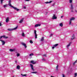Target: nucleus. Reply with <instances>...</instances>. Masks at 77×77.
Returning <instances> with one entry per match:
<instances>
[{"label": "nucleus", "instance_id": "f257e3e1", "mask_svg": "<svg viewBox=\"0 0 77 77\" xmlns=\"http://www.w3.org/2000/svg\"><path fill=\"white\" fill-rule=\"evenodd\" d=\"M8 5L10 6L12 8H13L14 9H15V10H17V11H20V9H17V8L14 7L10 3V4H8Z\"/></svg>", "mask_w": 77, "mask_h": 77}, {"label": "nucleus", "instance_id": "f03ea898", "mask_svg": "<svg viewBox=\"0 0 77 77\" xmlns=\"http://www.w3.org/2000/svg\"><path fill=\"white\" fill-rule=\"evenodd\" d=\"M2 38H4L5 39H7L8 38V37L4 35L3 36H2L0 37V39H1Z\"/></svg>", "mask_w": 77, "mask_h": 77}, {"label": "nucleus", "instance_id": "7ed1b4c3", "mask_svg": "<svg viewBox=\"0 0 77 77\" xmlns=\"http://www.w3.org/2000/svg\"><path fill=\"white\" fill-rule=\"evenodd\" d=\"M17 28H18V26H17L15 28H14L13 29H8V30H9V31H12V30H16V29H17Z\"/></svg>", "mask_w": 77, "mask_h": 77}, {"label": "nucleus", "instance_id": "20e7f679", "mask_svg": "<svg viewBox=\"0 0 77 77\" xmlns=\"http://www.w3.org/2000/svg\"><path fill=\"white\" fill-rule=\"evenodd\" d=\"M31 68V69H32L33 71H35V69H33V65L32 64H30V65Z\"/></svg>", "mask_w": 77, "mask_h": 77}, {"label": "nucleus", "instance_id": "39448f33", "mask_svg": "<svg viewBox=\"0 0 77 77\" xmlns=\"http://www.w3.org/2000/svg\"><path fill=\"white\" fill-rule=\"evenodd\" d=\"M52 19H53V20H55L56 19H57V17H56L55 14H54L53 15V16L52 17Z\"/></svg>", "mask_w": 77, "mask_h": 77}, {"label": "nucleus", "instance_id": "423d86ee", "mask_svg": "<svg viewBox=\"0 0 77 77\" xmlns=\"http://www.w3.org/2000/svg\"><path fill=\"white\" fill-rule=\"evenodd\" d=\"M21 44L22 45H23L25 47V48H27V46H26V44L25 43H22Z\"/></svg>", "mask_w": 77, "mask_h": 77}, {"label": "nucleus", "instance_id": "0eeeda50", "mask_svg": "<svg viewBox=\"0 0 77 77\" xmlns=\"http://www.w3.org/2000/svg\"><path fill=\"white\" fill-rule=\"evenodd\" d=\"M0 41H1L2 43V45H5V42L4 41L0 40Z\"/></svg>", "mask_w": 77, "mask_h": 77}, {"label": "nucleus", "instance_id": "6e6552de", "mask_svg": "<svg viewBox=\"0 0 77 77\" xmlns=\"http://www.w3.org/2000/svg\"><path fill=\"white\" fill-rule=\"evenodd\" d=\"M39 26H41V24H35V27H39Z\"/></svg>", "mask_w": 77, "mask_h": 77}, {"label": "nucleus", "instance_id": "1a4fd4ad", "mask_svg": "<svg viewBox=\"0 0 77 77\" xmlns=\"http://www.w3.org/2000/svg\"><path fill=\"white\" fill-rule=\"evenodd\" d=\"M31 63H32V64H35L36 62H34L33 60H32L31 61Z\"/></svg>", "mask_w": 77, "mask_h": 77}, {"label": "nucleus", "instance_id": "9d476101", "mask_svg": "<svg viewBox=\"0 0 77 77\" xmlns=\"http://www.w3.org/2000/svg\"><path fill=\"white\" fill-rule=\"evenodd\" d=\"M9 17H7V18H6V23H8V22L9 21Z\"/></svg>", "mask_w": 77, "mask_h": 77}, {"label": "nucleus", "instance_id": "9b49d317", "mask_svg": "<svg viewBox=\"0 0 77 77\" xmlns=\"http://www.w3.org/2000/svg\"><path fill=\"white\" fill-rule=\"evenodd\" d=\"M71 42H70L69 44L67 46V47L68 48V47L71 45Z\"/></svg>", "mask_w": 77, "mask_h": 77}, {"label": "nucleus", "instance_id": "f8f14e48", "mask_svg": "<svg viewBox=\"0 0 77 77\" xmlns=\"http://www.w3.org/2000/svg\"><path fill=\"white\" fill-rule=\"evenodd\" d=\"M15 49H10V51H11V52H13V51H15Z\"/></svg>", "mask_w": 77, "mask_h": 77}, {"label": "nucleus", "instance_id": "ddd939ff", "mask_svg": "<svg viewBox=\"0 0 77 77\" xmlns=\"http://www.w3.org/2000/svg\"><path fill=\"white\" fill-rule=\"evenodd\" d=\"M24 19L23 18L21 20H20V21L19 22V23H22V22H23V20Z\"/></svg>", "mask_w": 77, "mask_h": 77}, {"label": "nucleus", "instance_id": "4468645a", "mask_svg": "<svg viewBox=\"0 0 77 77\" xmlns=\"http://www.w3.org/2000/svg\"><path fill=\"white\" fill-rule=\"evenodd\" d=\"M75 20V18L72 17L70 19V20L71 21H72V20Z\"/></svg>", "mask_w": 77, "mask_h": 77}, {"label": "nucleus", "instance_id": "2eb2a0df", "mask_svg": "<svg viewBox=\"0 0 77 77\" xmlns=\"http://www.w3.org/2000/svg\"><path fill=\"white\" fill-rule=\"evenodd\" d=\"M17 69H20V66L19 65H18L17 66Z\"/></svg>", "mask_w": 77, "mask_h": 77}, {"label": "nucleus", "instance_id": "dca6fc26", "mask_svg": "<svg viewBox=\"0 0 77 77\" xmlns=\"http://www.w3.org/2000/svg\"><path fill=\"white\" fill-rule=\"evenodd\" d=\"M44 37H43L41 38L40 41H44Z\"/></svg>", "mask_w": 77, "mask_h": 77}, {"label": "nucleus", "instance_id": "f3484780", "mask_svg": "<svg viewBox=\"0 0 77 77\" xmlns=\"http://www.w3.org/2000/svg\"><path fill=\"white\" fill-rule=\"evenodd\" d=\"M53 2V1H51L49 2H45V3H51V2Z\"/></svg>", "mask_w": 77, "mask_h": 77}, {"label": "nucleus", "instance_id": "a211bd4d", "mask_svg": "<svg viewBox=\"0 0 77 77\" xmlns=\"http://www.w3.org/2000/svg\"><path fill=\"white\" fill-rule=\"evenodd\" d=\"M74 39V35H73V36L72 37L71 39L72 40V39Z\"/></svg>", "mask_w": 77, "mask_h": 77}, {"label": "nucleus", "instance_id": "6ab92c4d", "mask_svg": "<svg viewBox=\"0 0 77 77\" xmlns=\"http://www.w3.org/2000/svg\"><path fill=\"white\" fill-rule=\"evenodd\" d=\"M21 75L22 77H24L25 76H26L27 75L26 74L23 75L22 74H21Z\"/></svg>", "mask_w": 77, "mask_h": 77}, {"label": "nucleus", "instance_id": "aec40b11", "mask_svg": "<svg viewBox=\"0 0 77 77\" xmlns=\"http://www.w3.org/2000/svg\"><path fill=\"white\" fill-rule=\"evenodd\" d=\"M59 45V44H57L54 45V47H56L57 46V45Z\"/></svg>", "mask_w": 77, "mask_h": 77}, {"label": "nucleus", "instance_id": "412c9836", "mask_svg": "<svg viewBox=\"0 0 77 77\" xmlns=\"http://www.w3.org/2000/svg\"><path fill=\"white\" fill-rule=\"evenodd\" d=\"M60 26L61 27H63V24L62 23H61L60 24Z\"/></svg>", "mask_w": 77, "mask_h": 77}, {"label": "nucleus", "instance_id": "4be33fe9", "mask_svg": "<svg viewBox=\"0 0 77 77\" xmlns=\"http://www.w3.org/2000/svg\"><path fill=\"white\" fill-rule=\"evenodd\" d=\"M7 6H8V5H3L4 8H6V7H7Z\"/></svg>", "mask_w": 77, "mask_h": 77}, {"label": "nucleus", "instance_id": "5701e85b", "mask_svg": "<svg viewBox=\"0 0 77 77\" xmlns=\"http://www.w3.org/2000/svg\"><path fill=\"white\" fill-rule=\"evenodd\" d=\"M33 56V53H31L29 54V56Z\"/></svg>", "mask_w": 77, "mask_h": 77}, {"label": "nucleus", "instance_id": "b1692460", "mask_svg": "<svg viewBox=\"0 0 77 77\" xmlns=\"http://www.w3.org/2000/svg\"><path fill=\"white\" fill-rule=\"evenodd\" d=\"M31 72L32 73V74H35V73H37V72Z\"/></svg>", "mask_w": 77, "mask_h": 77}, {"label": "nucleus", "instance_id": "393cba45", "mask_svg": "<svg viewBox=\"0 0 77 77\" xmlns=\"http://www.w3.org/2000/svg\"><path fill=\"white\" fill-rule=\"evenodd\" d=\"M73 9V6H72V5H71V9Z\"/></svg>", "mask_w": 77, "mask_h": 77}, {"label": "nucleus", "instance_id": "a878e982", "mask_svg": "<svg viewBox=\"0 0 77 77\" xmlns=\"http://www.w3.org/2000/svg\"><path fill=\"white\" fill-rule=\"evenodd\" d=\"M72 23V21L70 20H69V24L70 25H71V23Z\"/></svg>", "mask_w": 77, "mask_h": 77}, {"label": "nucleus", "instance_id": "bb28decb", "mask_svg": "<svg viewBox=\"0 0 77 77\" xmlns=\"http://www.w3.org/2000/svg\"><path fill=\"white\" fill-rule=\"evenodd\" d=\"M29 42H30L31 44H33V41H32V40H30Z\"/></svg>", "mask_w": 77, "mask_h": 77}, {"label": "nucleus", "instance_id": "cd10ccee", "mask_svg": "<svg viewBox=\"0 0 77 77\" xmlns=\"http://www.w3.org/2000/svg\"><path fill=\"white\" fill-rule=\"evenodd\" d=\"M35 39H36V38H37V34H35Z\"/></svg>", "mask_w": 77, "mask_h": 77}, {"label": "nucleus", "instance_id": "c85d7f7f", "mask_svg": "<svg viewBox=\"0 0 77 77\" xmlns=\"http://www.w3.org/2000/svg\"><path fill=\"white\" fill-rule=\"evenodd\" d=\"M75 76L74 77H77V73H75Z\"/></svg>", "mask_w": 77, "mask_h": 77}, {"label": "nucleus", "instance_id": "c756f323", "mask_svg": "<svg viewBox=\"0 0 77 77\" xmlns=\"http://www.w3.org/2000/svg\"><path fill=\"white\" fill-rule=\"evenodd\" d=\"M0 2L2 4V3H3V0H1Z\"/></svg>", "mask_w": 77, "mask_h": 77}, {"label": "nucleus", "instance_id": "7c9ffc66", "mask_svg": "<svg viewBox=\"0 0 77 77\" xmlns=\"http://www.w3.org/2000/svg\"><path fill=\"white\" fill-rule=\"evenodd\" d=\"M22 36H24V32H23L22 33Z\"/></svg>", "mask_w": 77, "mask_h": 77}, {"label": "nucleus", "instance_id": "2f4dec72", "mask_svg": "<svg viewBox=\"0 0 77 77\" xmlns=\"http://www.w3.org/2000/svg\"><path fill=\"white\" fill-rule=\"evenodd\" d=\"M72 2V0H69V3H71Z\"/></svg>", "mask_w": 77, "mask_h": 77}, {"label": "nucleus", "instance_id": "473e14b6", "mask_svg": "<svg viewBox=\"0 0 77 77\" xmlns=\"http://www.w3.org/2000/svg\"><path fill=\"white\" fill-rule=\"evenodd\" d=\"M11 3V0H10L8 2V4H10Z\"/></svg>", "mask_w": 77, "mask_h": 77}, {"label": "nucleus", "instance_id": "72a5a7b5", "mask_svg": "<svg viewBox=\"0 0 77 77\" xmlns=\"http://www.w3.org/2000/svg\"><path fill=\"white\" fill-rule=\"evenodd\" d=\"M77 60H76L73 63V65H74L75 63H77Z\"/></svg>", "mask_w": 77, "mask_h": 77}, {"label": "nucleus", "instance_id": "f704fd0d", "mask_svg": "<svg viewBox=\"0 0 77 77\" xmlns=\"http://www.w3.org/2000/svg\"><path fill=\"white\" fill-rule=\"evenodd\" d=\"M34 33L35 35L36 34V30H34Z\"/></svg>", "mask_w": 77, "mask_h": 77}, {"label": "nucleus", "instance_id": "c9c22d12", "mask_svg": "<svg viewBox=\"0 0 77 77\" xmlns=\"http://www.w3.org/2000/svg\"><path fill=\"white\" fill-rule=\"evenodd\" d=\"M17 57H18V56H20V54H17Z\"/></svg>", "mask_w": 77, "mask_h": 77}, {"label": "nucleus", "instance_id": "e433bc0d", "mask_svg": "<svg viewBox=\"0 0 77 77\" xmlns=\"http://www.w3.org/2000/svg\"><path fill=\"white\" fill-rule=\"evenodd\" d=\"M58 65H57V67L56 68V69H58Z\"/></svg>", "mask_w": 77, "mask_h": 77}, {"label": "nucleus", "instance_id": "4c0bfd02", "mask_svg": "<svg viewBox=\"0 0 77 77\" xmlns=\"http://www.w3.org/2000/svg\"><path fill=\"white\" fill-rule=\"evenodd\" d=\"M43 56H45V57H46V54H43Z\"/></svg>", "mask_w": 77, "mask_h": 77}, {"label": "nucleus", "instance_id": "58836bf2", "mask_svg": "<svg viewBox=\"0 0 77 77\" xmlns=\"http://www.w3.org/2000/svg\"><path fill=\"white\" fill-rule=\"evenodd\" d=\"M55 5V3H54L52 4V6H54Z\"/></svg>", "mask_w": 77, "mask_h": 77}, {"label": "nucleus", "instance_id": "ea45409f", "mask_svg": "<svg viewBox=\"0 0 77 77\" xmlns=\"http://www.w3.org/2000/svg\"><path fill=\"white\" fill-rule=\"evenodd\" d=\"M42 60H44V61H45V59H44V58H43L42 59Z\"/></svg>", "mask_w": 77, "mask_h": 77}, {"label": "nucleus", "instance_id": "a19ab883", "mask_svg": "<svg viewBox=\"0 0 77 77\" xmlns=\"http://www.w3.org/2000/svg\"><path fill=\"white\" fill-rule=\"evenodd\" d=\"M25 1H26V2H28L30 1V0H25Z\"/></svg>", "mask_w": 77, "mask_h": 77}, {"label": "nucleus", "instance_id": "79ce46f5", "mask_svg": "<svg viewBox=\"0 0 77 77\" xmlns=\"http://www.w3.org/2000/svg\"><path fill=\"white\" fill-rule=\"evenodd\" d=\"M63 77H65V75L63 74Z\"/></svg>", "mask_w": 77, "mask_h": 77}, {"label": "nucleus", "instance_id": "37998d69", "mask_svg": "<svg viewBox=\"0 0 77 77\" xmlns=\"http://www.w3.org/2000/svg\"><path fill=\"white\" fill-rule=\"evenodd\" d=\"M52 49H54V47H52Z\"/></svg>", "mask_w": 77, "mask_h": 77}, {"label": "nucleus", "instance_id": "c03bdc74", "mask_svg": "<svg viewBox=\"0 0 77 77\" xmlns=\"http://www.w3.org/2000/svg\"><path fill=\"white\" fill-rule=\"evenodd\" d=\"M0 26H2V23H0Z\"/></svg>", "mask_w": 77, "mask_h": 77}, {"label": "nucleus", "instance_id": "a18cd8bd", "mask_svg": "<svg viewBox=\"0 0 77 77\" xmlns=\"http://www.w3.org/2000/svg\"><path fill=\"white\" fill-rule=\"evenodd\" d=\"M63 16H61V18H63Z\"/></svg>", "mask_w": 77, "mask_h": 77}, {"label": "nucleus", "instance_id": "49530a36", "mask_svg": "<svg viewBox=\"0 0 77 77\" xmlns=\"http://www.w3.org/2000/svg\"><path fill=\"white\" fill-rule=\"evenodd\" d=\"M16 63H17V62H18V61H17V60H16V61H15Z\"/></svg>", "mask_w": 77, "mask_h": 77}, {"label": "nucleus", "instance_id": "de8ad7c7", "mask_svg": "<svg viewBox=\"0 0 77 77\" xmlns=\"http://www.w3.org/2000/svg\"><path fill=\"white\" fill-rule=\"evenodd\" d=\"M24 9H26V7H24Z\"/></svg>", "mask_w": 77, "mask_h": 77}, {"label": "nucleus", "instance_id": "09e8293b", "mask_svg": "<svg viewBox=\"0 0 77 77\" xmlns=\"http://www.w3.org/2000/svg\"><path fill=\"white\" fill-rule=\"evenodd\" d=\"M50 35H51V36H52V35H53V34H50Z\"/></svg>", "mask_w": 77, "mask_h": 77}, {"label": "nucleus", "instance_id": "8fccbe9b", "mask_svg": "<svg viewBox=\"0 0 77 77\" xmlns=\"http://www.w3.org/2000/svg\"><path fill=\"white\" fill-rule=\"evenodd\" d=\"M71 12H73V11H72V10L71 11Z\"/></svg>", "mask_w": 77, "mask_h": 77}, {"label": "nucleus", "instance_id": "3c124183", "mask_svg": "<svg viewBox=\"0 0 77 77\" xmlns=\"http://www.w3.org/2000/svg\"><path fill=\"white\" fill-rule=\"evenodd\" d=\"M75 12H77V10H75Z\"/></svg>", "mask_w": 77, "mask_h": 77}]
</instances>
